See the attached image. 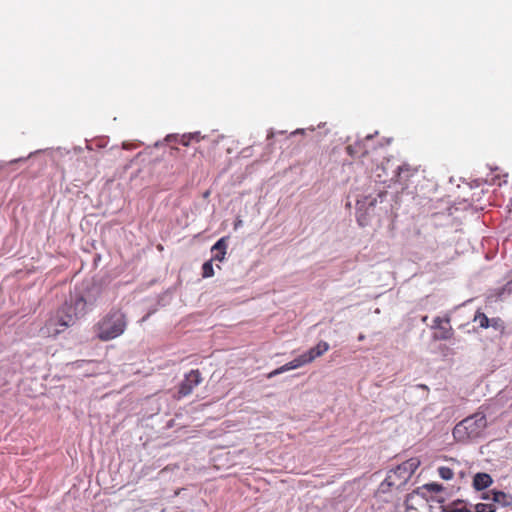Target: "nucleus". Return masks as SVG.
<instances>
[{
	"mask_svg": "<svg viewBox=\"0 0 512 512\" xmlns=\"http://www.w3.org/2000/svg\"><path fill=\"white\" fill-rule=\"evenodd\" d=\"M449 512H474L469 509L463 502L454 503Z\"/></svg>",
	"mask_w": 512,
	"mask_h": 512,
	"instance_id": "20",
	"label": "nucleus"
},
{
	"mask_svg": "<svg viewBox=\"0 0 512 512\" xmlns=\"http://www.w3.org/2000/svg\"><path fill=\"white\" fill-rule=\"evenodd\" d=\"M483 499L489 500L490 496L486 494ZM493 503H498L501 506H509L512 504V496L502 491H493L491 497Z\"/></svg>",
	"mask_w": 512,
	"mask_h": 512,
	"instance_id": "10",
	"label": "nucleus"
},
{
	"mask_svg": "<svg viewBox=\"0 0 512 512\" xmlns=\"http://www.w3.org/2000/svg\"><path fill=\"white\" fill-rule=\"evenodd\" d=\"M213 259H210L209 261H206L202 266V277L203 278H210L214 275V269L212 265Z\"/></svg>",
	"mask_w": 512,
	"mask_h": 512,
	"instance_id": "18",
	"label": "nucleus"
},
{
	"mask_svg": "<svg viewBox=\"0 0 512 512\" xmlns=\"http://www.w3.org/2000/svg\"><path fill=\"white\" fill-rule=\"evenodd\" d=\"M510 294H512V280L507 282L503 287L495 289L491 297L502 298Z\"/></svg>",
	"mask_w": 512,
	"mask_h": 512,
	"instance_id": "15",
	"label": "nucleus"
},
{
	"mask_svg": "<svg viewBox=\"0 0 512 512\" xmlns=\"http://www.w3.org/2000/svg\"><path fill=\"white\" fill-rule=\"evenodd\" d=\"M347 151H348V153H349L350 155H352V154H353V148H352V146H348V147H347Z\"/></svg>",
	"mask_w": 512,
	"mask_h": 512,
	"instance_id": "23",
	"label": "nucleus"
},
{
	"mask_svg": "<svg viewBox=\"0 0 512 512\" xmlns=\"http://www.w3.org/2000/svg\"><path fill=\"white\" fill-rule=\"evenodd\" d=\"M126 314L119 308H112L94 326L96 337L103 342L120 337L127 329Z\"/></svg>",
	"mask_w": 512,
	"mask_h": 512,
	"instance_id": "3",
	"label": "nucleus"
},
{
	"mask_svg": "<svg viewBox=\"0 0 512 512\" xmlns=\"http://www.w3.org/2000/svg\"><path fill=\"white\" fill-rule=\"evenodd\" d=\"M297 368H299V366H298L297 360L295 358L292 361H290V362L282 365L281 367L273 370L272 372H270L268 374V378H272V377H274L276 375H279V374L284 373L286 371L297 369Z\"/></svg>",
	"mask_w": 512,
	"mask_h": 512,
	"instance_id": "13",
	"label": "nucleus"
},
{
	"mask_svg": "<svg viewBox=\"0 0 512 512\" xmlns=\"http://www.w3.org/2000/svg\"><path fill=\"white\" fill-rule=\"evenodd\" d=\"M496 506L494 503H478L475 505L474 512H495Z\"/></svg>",
	"mask_w": 512,
	"mask_h": 512,
	"instance_id": "17",
	"label": "nucleus"
},
{
	"mask_svg": "<svg viewBox=\"0 0 512 512\" xmlns=\"http://www.w3.org/2000/svg\"><path fill=\"white\" fill-rule=\"evenodd\" d=\"M77 317L73 314V311L69 309L68 305L65 303L61 306L46 323V330L49 336H56L63 331H65L68 327L75 324L77 321Z\"/></svg>",
	"mask_w": 512,
	"mask_h": 512,
	"instance_id": "4",
	"label": "nucleus"
},
{
	"mask_svg": "<svg viewBox=\"0 0 512 512\" xmlns=\"http://www.w3.org/2000/svg\"><path fill=\"white\" fill-rule=\"evenodd\" d=\"M191 138V135H183L180 139V143L184 146H188Z\"/></svg>",
	"mask_w": 512,
	"mask_h": 512,
	"instance_id": "22",
	"label": "nucleus"
},
{
	"mask_svg": "<svg viewBox=\"0 0 512 512\" xmlns=\"http://www.w3.org/2000/svg\"><path fill=\"white\" fill-rule=\"evenodd\" d=\"M296 360H297V363H298L299 367H302V366L312 362L311 358L308 356L307 352H305V353L301 354L300 356H298L296 358Z\"/></svg>",
	"mask_w": 512,
	"mask_h": 512,
	"instance_id": "21",
	"label": "nucleus"
},
{
	"mask_svg": "<svg viewBox=\"0 0 512 512\" xmlns=\"http://www.w3.org/2000/svg\"><path fill=\"white\" fill-rule=\"evenodd\" d=\"M473 322L478 323L479 327L486 329L489 328L490 318H488L481 310H477L474 315Z\"/></svg>",
	"mask_w": 512,
	"mask_h": 512,
	"instance_id": "14",
	"label": "nucleus"
},
{
	"mask_svg": "<svg viewBox=\"0 0 512 512\" xmlns=\"http://www.w3.org/2000/svg\"><path fill=\"white\" fill-rule=\"evenodd\" d=\"M420 461L418 458H410L396 468L390 470L386 478L379 485L376 497L386 501L385 494H397V492L407 484L415 471L418 469Z\"/></svg>",
	"mask_w": 512,
	"mask_h": 512,
	"instance_id": "1",
	"label": "nucleus"
},
{
	"mask_svg": "<svg viewBox=\"0 0 512 512\" xmlns=\"http://www.w3.org/2000/svg\"><path fill=\"white\" fill-rule=\"evenodd\" d=\"M202 382L201 372L198 369H193L185 375L184 380L179 384L178 396L179 398L188 396L192 393L193 389Z\"/></svg>",
	"mask_w": 512,
	"mask_h": 512,
	"instance_id": "5",
	"label": "nucleus"
},
{
	"mask_svg": "<svg viewBox=\"0 0 512 512\" xmlns=\"http://www.w3.org/2000/svg\"><path fill=\"white\" fill-rule=\"evenodd\" d=\"M364 339H365V336H364L363 334H360V335L358 336V340H359V341H362V340H364Z\"/></svg>",
	"mask_w": 512,
	"mask_h": 512,
	"instance_id": "24",
	"label": "nucleus"
},
{
	"mask_svg": "<svg viewBox=\"0 0 512 512\" xmlns=\"http://www.w3.org/2000/svg\"><path fill=\"white\" fill-rule=\"evenodd\" d=\"M433 328L437 330L434 334V339L436 340H448L453 335V329L450 325V317H436L434 319Z\"/></svg>",
	"mask_w": 512,
	"mask_h": 512,
	"instance_id": "6",
	"label": "nucleus"
},
{
	"mask_svg": "<svg viewBox=\"0 0 512 512\" xmlns=\"http://www.w3.org/2000/svg\"><path fill=\"white\" fill-rule=\"evenodd\" d=\"M492 484V478L487 473H477L473 479V486L476 490H483Z\"/></svg>",
	"mask_w": 512,
	"mask_h": 512,
	"instance_id": "11",
	"label": "nucleus"
},
{
	"mask_svg": "<svg viewBox=\"0 0 512 512\" xmlns=\"http://www.w3.org/2000/svg\"><path fill=\"white\" fill-rule=\"evenodd\" d=\"M439 476L444 480H451L454 477V471L446 466H441L438 468Z\"/></svg>",
	"mask_w": 512,
	"mask_h": 512,
	"instance_id": "19",
	"label": "nucleus"
},
{
	"mask_svg": "<svg viewBox=\"0 0 512 512\" xmlns=\"http://www.w3.org/2000/svg\"><path fill=\"white\" fill-rule=\"evenodd\" d=\"M330 349L329 344L326 341H320L316 346L310 348L307 351L308 356L313 362L316 358L321 357Z\"/></svg>",
	"mask_w": 512,
	"mask_h": 512,
	"instance_id": "12",
	"label": "nucleus"
},
{
	"mask_svg": "<svg viewBox=\"0 0 512 512\" xmlns=\"http://www.w3.org/2000/svg\"><path fill=\"white\" fill-rule=\"evenodd\" d=\"M418 172L416 167H412L409 164H403L397 169V181L399 183H404L409 180L410 177L415 175Z\"/></svg>",
	"mask_w": 512,
	"mask_h": 512,
	"instance_id": "9",
	"label": "nucleus"
},
{
	"mask_svg": "<svg viewBox=\"0 0 512 512\" xmlns=\"http://www.w3.org/2000/svg\"><path fill=\"white\" fill-rule=\"evenodd\" d=\"M69 309L73 311V314L77 317V319L83 317L86 315L88 308H87V301L82 295H76L75 297L71 298L69 302H66Z\"/></svg>",
	"mask_w": 512,
	"mask_h": 512,
	"instance_id": "7",
	"label": "nucleus"
},
{
	"mask_svg": "<svg viewBox=\"0 0 512 512\" xmlns=\"http://www.w3.org/2000/svg\"><path fill=\"white\" fill-rule=\"evenodd\" d=\"M489 327L493 328L495 331L503 334L505 332V323L500 317H495L490 319Z\"/></svg>",
	"mask_w": 512,
	"mask_h": 512,
	"instance_id": "16",
	"label": "nucleus"
},
{
	"mask_svg": "<svg viewBox=\"0 0 512 512\" xmlns=\"http://www.w3.org/2000/svg\"><path fill=\"white\" fill-rule=\"evenodd\" d=\"M487 428V416L479 409L458 422L452 430V435L456 442L468 444L483 438Z\"/></svg>",
	"mask_w": 512,
	"mask_h": 512,
	"instance_id": "2",
	"label": "nucleus"
},
{
	"mask_svg": "<svg viewBox=\"0 0 512 512\" xmlns=\"http://www.w3.org/2000/svg\"><path fill=\"white\" fill-rule=\"evenodd\" d=\"M227 241L225 237L220 238L211 248L213 260L223 261L226 255Z\"/></svg>",
	"mask_w": 512,
	"mask_h": 512,
	"instance_id": "8",
	"label": "nucleus"
}]
</instances>
